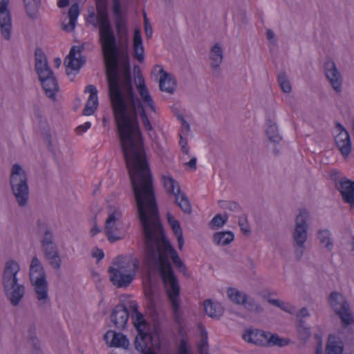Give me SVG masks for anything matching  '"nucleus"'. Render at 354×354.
Segmentation results:
<instances>
[{"instance_id": "0e129e2a", "label": "nucleus", "mask_w": 354, "mask_h": 354, "mask_svg": "<svg viewBox=\"0 0 354 354\" xmlns=\"http://www.w3.org/2000/svg\"><path fill=\"white\" fill-rule=\"evenodd\" d=\"M31 341H32V344H35V341H37V339H35V338H33V337H31Z\"/></svg>"}, {"instance_id": "ddd939ff", "label": "nucleus", "mask_w": 354, "mask_h": 354, "mask_svg": "<svg viewBox=\"0 0 354 354\" xmlns=\"http://www.w3.org/2000/svg\"><path fill=\"white\" fill-rule=\"evenodd\" d=\"M82 50L80 46H73L66 57L64 64L66 65V73L68 75L72 71H79L85 63L86 59L81 55Z\"/></svg>"}, {"instance_id": "20e7f679", "label": "nucleus", "mask_w": 354, "mask_h": 354, "mask_svg": "<svg viewBox=\"0 0 354 354\" xmlns=\"http://www.w3.org/2000/svg\"><path fill=\"white\" fill-rule=\"evenodd\" d=\"M131 319L132 324L138 332L135 339L136 348L143 352L151 343L152 336L150 333V326L147 322L145 315L139 311L138 305L136 301H132L130 304Z\"/></svg>"}, {"instance_id": "1a4fd4ad", "label": "nucleus", "mask_w": 354, "mask_h": 354, "mask_svg": "<svg viewBox=\"0 0 354 354\" xmlns=\"http://www.w3.org/2000/svg\"><path fill=\"white\" fill-rule=\"evenodd\" d=\"M30 279L35 287L39 301L48 299L47 282L43 268L37 257L32 259L30 268Z\"/></svg>"}, {"instance_id": "9d476101", "label": "nucleus", "mask_w": 354, "mask_h": 354, "mask_svg": "<svg viewBox=\"0 0 354 354\" xmlns=\"http://www.w3.org/2000/svg\"><path fill=\"white\" fill-rule=\"evenodd\" d=\"M328 302L335 313L338 315L344 326L354 322L353 315L350 312L349 305L342 294L333 292L330 295Z\"/></svg>"}, {"instance_id": "f8f14e48", "label": "nucleus", "mask_w": 354, "mask_h": 354, "mask_svg": "<svg viewBox=\"0 0 354 354\" xmlns=\"http://www.w3.org/2000/svg\"><path fill=\"white\" fill-rule=\"evenodd\" d=\"M308 216V212L305 209H301L295 219L296 226L293 234V238L295 245L301 250L299 252V256H301L304 250V245L306 240V221Z\"/></svg>"}, {"instance_id": "8fccbe9b", "label": "nucleus", "mask_w": 354, "mask_h": 354, "mask_svg": "<svg viewBox=\"0 0 354 354\" xmlns=\"http://www.w3.org/2000/svg\"><path fill=\"white\" fill-rule=\"evenodd\" d=\"M315 338L318 342V344L316 347L315 354H322L323 353V346H322V336L319 334H316L315 335Z\"/></svg>"}, {"instance_id": "2eb2a0df", "label": "nucleus", "mask_w": 354, "mask_h": 354, "mask_svg": "<svg viewBox=\"0 0 354 354\" xmlns=\"http://www.w3.org/2000/svg\"><path fill=\"white\" fill-rule=\"evenodd\" d=\"M136 68H138V72L135 77V83L136 84L138 93L141 96L145 105L147 106V111L156 112L154 102L146 86L145 79L141 72L140 71L139 67H135L134 70L136 71Z\"/></svg>"}, {"instance_id": "bb28decb", "label": "nucleus", "mask_w": 354, "mask_h": 354, "mask_svg": "<svg viewBox=\"0 0 354 354\" xmlns=\"http://www.w3.org/2000/svg\"><path fill=\"white\" fill-rule=\"evenodd\" d=\"M167 220L177 239L178 248L180 250H181L184 245V239L183 229L180 225V223L170 213H167Z\"/></svg>"}, {"instance_id": "f3484780", "label": "nucleus", "mask_w": 354, "mask_h": 354, "mask_svg": "<svg viewBox=\"0 0 354 354\" xmlns=\"http://www.w3.org/2000/svg\"><path fill=\"white\" fill-rule=\"evenodd\" d=\"M337 131L339 132L335 136V142L341 153L345 158L348 157L351 151V142L348 132L339 122L335 125Z\"/></svg>"}, {"instance_id": "f03ea898", "label": "nucleus", "mask_w": 354, "mask_h": 354, "mask_svg": "<svg viewBox=\"0 0 354 354\" xmlns=\"http://www.w3.org/2000/svg\"><path fill=\"white\" fill-rule=\"evenodd\" d=\"M86 22L99 30L106 68L109 98L119 138L140 132L136 113H128L127 104L118 84L119 48L108 12L107 0H96V13L91 12Z\"/></svg>"}, {"instance_id": "c9c22d12", "label": "nucleus", "mask_w": 354, "mask_h": 354, "mask_svg": "<svg viewBox=\"0 0 354 354\" xmlns=\"http://www.w3.org/2000/svg\"><path fill=\"white\" fill-rule=\"evenodd\" d=\"M201 339L198 343V351L199 354H209L208 337L207 331L201 328Z\"/></svg>"}, {"instance_id": "c03bdc74", "label": "nucleus", "mask_w": 354, "mask_h": 354, "mask_svg": "<svg viewBox=\"0 0 354 354\" xmlns=\"http://www.w3.org/2000/svg\"><path fill=\"white\" fill-rule=\"evenodd\" d=\"M144 23H145V32L147 38H151L153 35V30L151 25L147 17L145 12L143 13Z\"/></svg>"}, {"instance_id": "79ce46f5", "label": "nucleus", "mask_w": 354, "mask_h": 354, "mask_svg": "<svg viewBox=\"0 0 354 354\" xmlns=\"http://www.w3.org/2000/svg\"><path fill=\"white\" fill-rule=\"evenodd\" d=\"M178 354H192L190 347L188 345V340L187 338L183 337L180 339L178 348Z\"/></svg>"}, {"instance_id": "de8ad7c7", "label": "nucleus", "mask_w": 354, "mask_h": 354, "mask_svg": "<svg viewBox=\"0 0 354 354\" xmlns=\"http://www.w3.org/2000/svg\"><path fill=\"white\" fill-rule=\"evenodd\" d=\"M115 26H116L117 32L118 33L127 34V23L124 20L118 19L115 23Z\"/></svg>"}, {"instance_id": "338daca9", "label": "nucleus", "mask_w": 354, "mask_h": 354, "mask_svg": "<svg viewBox=\"0 0 354 354\" xmlns=\"http://www.w3.org/2000/svg\"><path fill=\"white\" fill-rule=\"evenodd\" d=\"M352 245H353V250H354V237L353 238Z\"/></svg>"}, {"instance_id": "052dcab7", "label": "nucleus", "mask_w": 354, "mask_h": 354, "mask_svg": "<svg viewBox=\"0 0 354 354\" xmlns=\"http://www.w3.org/2000/svg\"><path fill=\"white\" fill-rule=\"evenodd\" d=\"M267 38L269 41H272L274 39V32L272 30H267Z\"/></svg>"}, {"instance_id": "13d9d810", "label": "nucleus", "mask_w": 354, "mask_h": 354, "mask_svg": "<svg viewBox=\"0 0 354 354\" xmlns=\"http://www.w3.org/2000/svg\"><path fill=\"white\" fill-rule=\"evenodd\" d=\"M187 165L192 169H195L196 167V158H192L191 160L187 163Z\"/></svg>"}, {"instance_id": "864d4df0", "label": "nucleus", "mask_w": 354, "mask_h": 354, "mask_svg": "<svg viewBox=\"0 0 354 354\" xmlns=\"http://www.w3.org/2000/svg\"><path fill=\"white\" fill-rule=\"evenodd\" d=\"M308 316H309V313L306 308H302L297 314V317L299 319V320H302V318Z\"/></svg>"}, {"instance_id": "a19ab883", "label": "nucleus", "mask_w": 354, "mask_h": 354, "mask_svg": "<svg viewBox=\"0 0 354 354\" xmlns=\"http://www.w3.org/2000/svg\"><path fill=\"white\" fill-rule=\"evenodd\" d=\"M227 221L226 215L216 214L209 222V226L212 229H216L222 227Z\"/></svg>"}, {"instance_id": "f704fd0d", "label": "nucleus", "mask_w": 354, "mask_h": 354, "mask_svg": "<svg viewBox=\"0 0 354 354\" xmlns=\"http://www.w3.org/2000/svg\"><path fill=\"white\" fill-rule=\"evenodd\" d=\"M27 15L30 18H35L37 12L39 0H24Z\"/></svg>"}, {"instance_id": "bf43d9fd", "label": "nucleus", "mask_w": 354, "mask_h": 354, "mask_svg": "<svg viewBox=\"0 0 354 354\" xmlns=\"http://www.w3.org/2000/svg\"><path fill=\"white\" fill-rule=\"evenodd\" d=\"M100 230L99 229V227H97V226L95 225L94 227H93L91 230V234L92 236H95L97 234H98L100 232Z\"/></svg>"}, {"instance_id": "393cba45", "label": "nucleus", "mask_w": 354, "mask_h": 354, "mask_svg": "<svg viewBox=\"0 0 354 354\" xmlns=\"http://www.w3.org/2000/svg\"><path fill=\"white\" fill-rule=\"evenodd\" d=\"M339 190L344 201L354 207V181L350 180H342L339 183Z\"/></svg>"}, {"instance_id": "dca6fc26", "label": "nucleus", "mask_w": 354, "mask_h": 354, "mask_svg": "<svg viewBox=\"0 0 354 354\" xmlns=\"http://www.w3.org/2000/svg\"><path fill=\"white\" fill-rule=\"evenodd\" d=\"M227 295L234 303L242 304L249 310L258 311L260 306L257 304L254 299H248L246 294L234 288H229L227 290Z\"/></svg>"}, {"instance_id": "4d7b16f0", "label": "nucleus", "mask_w": 354, "mask_h": 354, "mask_svg": "<svg viewBox=\"0 0 354 354\" xmlns=\"http://www.w3.org/2000/svg\"><path fill=\"white\" fill-rule=\"evenodd\" d=\"M69 0H59L57 2V6L59 8H65L69 5Z\"/></svg>"}, {"instance_id": "7c9ffc66", "label": "nucleus", "mask_w": 354, "mask_h": 354, "mask_svg": "<svg viewBox=\"0 0 354 354\" xmlns=\"http://www.w3.org/2000/svg\"><path fill=\"white\" fill-rule=\"evenodd\" d=\"M266 125L267 129L266 132L268 139L276 143L281 140V136L278 132V128L274 121L271 119H268L266 120Z\"/></svg>"}, {"instance_id": "4c0bfd02", "label": "nucleus", "mask_w": 354, "mask_h": 354, "mask_svg": "<svg viewBox=\"0 0 354 354\" xmlns=\"http://www.w3.org/2000/svg\"><path fill=\"white\" fill-rule=\"evenodd\" d=\"M318 237L320 242L324 244L328 250H331L333 243L330 239V232L327 230H319L318 233Z\"/></svg>"}, {"instance_id": "0eeeda50", "label": "nucleus", "mask_w": 354, "mask_h": 354, "mask_svg": "<svg viewBox=\"0 0 354 354\" xmlns=\"http://www.w3.org/2000/svg\"><path fill=\"white\" fill-rule=\"evenodd\" d=\"M10 185L19 205L20 206L25 205L28 198L27 178L25 171L18 164L12 166Z\"/></svg>"}, {"instance_id": "49530a36", "label": "nucleus", "mask_w": 354, "mask_h": 354, "mask_svg": "<svg viewBox=\"0 0 354 354\" xmlns=\"http://www.w3.org/2000/svg\"><path fill=\"white\" fill-rule=\"evenodd\" d=\"M178 118L181 122V129L180 133H182L185 136H187L188 133L190 131L189 124L183 118L182 115H178Z\"/></svg>"}, {"instance_id": "5701e85b", "label": "nucleus", "mask_w": 354, "mask_h": 354, "mask_svg": "<svg viewBox=\"0 0 354 354\" xmlns=\"http://www.w3.org/2000/svg\"><path fill=\"white\" fill-rule=\"evenodd\" d=\"M104 339L110 347L127 348L129 345V339L126 335L113 330L107 331L104 336Z\"/></svg>"}, {"instance_id": "a18cd8bd", "label": "nucleus", "mask_w": 354, "mask_h": 354, "mask_svg": "<svg viewBox=\"0 0 354 354\" xmlns=\"http://www.w3.org/2000/svg\"><path fill=\"white\" fill-rule=\"evenodd\" d=\"M187 136L183 135L182 133H179V145L181 148V151L184 154L189 153V147H187V141L186 138Z\"/></svg>"}, {"instance_id": "9b49d317", "label": "nucleus", "mask_w": 354, "mask_h": 354, "mask_svg": "<svg viewBox=\"0 0 354 354\" xmlns=\"http://www.w3.org/2000/svg\"><path fill=\"white\" fill-rule=\"evenodd\" d=\"M164 187L169 194L175 196V202L185 214H190L192 206L188 198L180 191L178 183L171 176H163Z\"/></svg>"}, {"instance_id": "37998d69", "label": "nucleus", "mask_w": 354, "mask_h": 354, "mask_svg": "<svg viewBox=\"0 0 354 354\" xmlns=\"http://www.w3.org/2000/svg\"><path fill=\"white\" fill-rule=\"evenodd\" d=\"M124 75L125 79V83L129 88V91L132 92L131 87V69L130 64L128 60H127L124 63Z\"/></svg>"}, {"instance_id": "b1692460", "label": "nucleus", "mask_w": 354, "mask_h": 354, "mask_svg": "<svg viewBox=\"0 0 354 354\" xmlns=\"http://www.w3.org/2000/svg\"><path fill=\"white\" fill-rule=\"evenodd\" d=\"M155 70H158L160 74L159 80V86L161 91L169 93H173L176 87V81L171 75L166 71L160 66H156Z\"/></svg>"}, {"instance_id": "680f3d73", "label": "nucleus", "mask_w": 354, "mask_h": 354, "mask_svg": "<svg viewBox=\"0 0 354 354\" xmlns=\"http://www.w3.org/2000/svg\"><path fill=\"white\" fill-rule=\"evenodd\" d=\"M54 64L56 67H59L62 64V59L59 57H57L54 59Z\"/></svg>"}, {"instance_id": "6e6d98bb", "label": "nucleus", "mask_w": 354, "mask_h": 354, "mask_svg": "<svg viewBox=\"0 0 354 354\" xmlns=\"http://www.w3.org/2000/svg\"><path fill=\"white\" fill-rule=\"evenodd\" d=\"M239 225L241 226V230L245 233L247 234L250 232L249 227L247 225H244L243 223V220L240 218L239 220Z\"/></svg>"}, {"instance_id": "aec40b11", "label": "nucleus", "mask_w": 354, "mask_h": 354, "mask_svg": "<svg viewBox=\"0 0 354 354\" xmlns=\"http://www.w3.org/2000/svg\"><path fill=\"white\" fill-rule=\"evenodd\" d=\"M122 214L120 210L115 209L111 213L105 223L104 231L109 241L114 242L120 239V237L116 234V222L120 218Z\"/></svg>"}, {"instance_id": "7ed1b4c3", "label": "nucleus", "mask_w": 354, "mask_h": 354, "mask_svg": "<svg viewBox=\"0 0 354 354\" xmlns=\"http://www.w3.org/2000/svg\"><path fill=\"white\" fill-rule=\"evenodd\" d=\"M35 70L43 89L46 96L55 100L59 87L57 82L53 75V72L48 66L46 55L41 48H37L35 50Z\"/></svg>"}, {"instance_id": "e433bc0d", "label": "nucleus", "mask_w": 354, "mask_h": 354, "mask_svg": "<svg viewBox=\"0 0 354 354\" xmlns=\"http://www.w3.org/2000/svg\"><path fill=\"white\" fill-rule=\"evenodd\" d=\"M268 302L290 314L295 313V308L289 303L283 302L279 299H268Z\"/></svg>"}, {"instance_id": "473e14b6", "label": "nucleus", "mask_w": 354, "mask_h": 354, "mask_svg": "<svg viewBox=\"0 0 354 354\" xmlns=\"http://www.w3.org/2000/svg\"><path fill=\"white\" fill-rule=\"evenodd\" d=\"M210 59L212 68H218L223 60V51L221 47L218 44H215L211 49Z\"/></svg>"}, {"instance_id": "f257e3e1", "label": "nucleus", "mask_w": 354, "mask_h": 354, "mask_svg": "<svg viewBox=\"0 0 354 354\" xmlns=\"http://www.w3.org/2000/svg\"><path fill=\"white\" fill-rule=\"evenodd\" d=\"M121 148L129 171L137 202L138 216L143 227L147 250L151 254L158 252L159 272L169 299L177 324L181 323L180 286L175 276L170 257L178 268L184 264L171 243L163 236L159 212L153 189L152 175L146 158L141 132L120 138Z\"/></svg>"}, {"instance_id": "603ef678", "label": "nucleus", "mask_w": 354, "mask_h": 354, "mask_svg": "<svg viewBox=\"0 0 354 354\" xmlns=\"http://www.w3.org/2000/svg\"><path fill=\"white\" fill-rule=\"evenodd\" d=\"M92 256L96 258L97 261H100L104 258V254L102 250L99 248H95L92 251Z\"/></svg>"}, {"instance_id": "cd10ccee", "label": "nucleus", "mask_w": 354, "mask_h": 354, "mask_svg": "<svg viewBox=\"0 0 354 354\" xmlns=\"http://www.w3.org/2000/svg\"><path fill=\"white\" fill-rule=\"evenodd\" d=\"M203 306L206 314L211 317H219L223 315V308L218 302H213L211 299H206L203 302Z\"/></svg>"}, {"instance_id": "6e6552de", "label": "nucleus", "mask_w": 354, "mask_h": 354, "mask_svg": "<svg viewBox=\"0 0 354 354\" xmlns=\"http://www.w3.org/2000/svg\"><path fill=\"white\" fill-rule=\"evenodd\" d=\"M244 341L255 345L284 346L290 343L289 339L279 338L276 334H270L260 330H246L242 335Z\"/></svg>"}, {"instance_id": "c85d7f7f", "label": "nucleus", "mask_w": 354, "mask_h": 354, "mask_svg": "<svg viewBox=\"0 0 354 354\" xmlns=\"http://www.w3.org/2000/svg\"><path fill=\"white\" fill-rule=\"evenodd\" d=\"M79 15L80 10L78 5L77 3L72 5L68 10L69 22L67 24H63V30L67 32H73L75 28Z\"/></svg>"}, {"instance_id": "69168bd1", "label": "nucleus", "mask_w": 354, "mask_h": 354, "mask_svg": "<svg viewBox=\"0 0 354 354\" xmlns=\"http://www.w3.org/2000/svg\"><path fill=\"white\" fill-rule=\"evenodd\" d=\"M42 225H44V223H41V222L39 221L38 225L41 228Z\"/></svg>"}, {"instance_id": "4be33fe9", "label": "nucleus", "mask_w": 354, "mask_h": 354, "mask_svg": "<svg viewBox=\"0 0 354 354\" xmlns=\"http://www.w3.org/2000/svg\"><path fill=\"white\" fill-rule=\"evenodd\" d=\"M85 93H88L89 96L83 109V115H93L98 107L99 101L97 96V89L94 85H88L84 89Z\"/></svg>"}, {"instance_id": "2f4dec72", "label": "nucleus", "mask_w": 354, "mask_h": 354, "mask_svg": "<svg viewBox=\"0 0 354 354\" xmlns=\"http://www.w3.org/2000/svg\"><path fill=\"white\" fill-rule=\"evenodd\" d=\"M234 234L231 232H218L214 234V242L218 245H225L234 240Z\"/></svg>"}, {"instance_id": "72a5a7b5", "label": "nucleus", "mask_w": 354, "mask_h": 354, "mask_svg": "<svg viewBox=\"0 0 354 354\" xmlns=\"http://www.w3.org/2000/svg\"><path fill=\"white\" fill-rule=\"evenodd\" d=\"M135 105L137 106V110L140 114V116L141 118V120L143 124L144 128L149 131H151L153 127L152 125L147 117L145 109L144 107V105L140 100L138 99L135 102Z\"/></svg>"}, {"instance_id": "a878e982", "label": "nucleus", "mask_w": 354, "mask_h": 354, "mask_svg": "<svg viewBox=\"0 0 354 354\" xmlns=\"http://www.w3.org/2000/svg\"><path fill=\"white\" fill-rule=\"evenodd\" d=\"M133 48L134 52V57L136 59L142 62L145 59V49L141 35V32L139 28H136L133 33Z\"/></svg>"}, {"instance_id": "4468645a", "label": "nucleus", "mask_w": 354, "mask_h": 354, "mask_svg": "<svg viewBox=\"0 0 354 354\" xmlns=\"http://www.w3.org/2000/svg\"><path fill=\"white\" fill-rule=\"evenodd\" d=\"M52 234L49 231L46 230L44 238L42 240V248L50 265L54 268L57 269L60 266L61 260L58 255L55 245L52 241Z\"/></svg>"}, {"instance_id": "5fc2aeb1", "label": "nucleus", "mask_w": 354, "mask_h": 354, "mask_svg": "<svg viewBox=\"0 0 354 354\" xmlns=\"http://www.w3.org/2000/svg\"><path fill=\"white\" fill-rule=\"evenodd\" d=\"M227 207L234 211H238L240 209L239 205L236 202H227Z\"/></svg>"}, {"instance_id": "58836bf2", "label": "nucleus", "mask_w": 354, "mask_h": 354, "mask_svg": "<svg viewBox=\"0 0 354 354\" xmlns=\"http://www.w3.org/2000/svg\"><path fill=\"white\" fill-rule=\"evenodd\" d=\"M298 335L299 339L306 341L310 336V328L304 326V322L302 320H299L297 326Z\"/></svg>"}, {"instance_id": "e2e57ef3", "label": "nucleus", "mask_w": 354, "mask_h": 354, "mask_svg": "<svg viewBox=\"0 0 354 354\" xmlns=\"http://www.w3.org/2000/svg\"><path fill=\"white\" fill-rule=\"evenodd\" d=\"M150 345H151V344H149V348H147L145 351H143V352H142V353H143V354H156L155 352L151 351H149L146 352V351H147V349L150 348Z\"/></svg>"}, {"instance_id": "39448f33", "label": "nucleus", "mask_w": 354, "mask_h": 354, "mask_svg": "<svg viewBox=\"0 0 354 354\" xmlns=\"http://www.w3.org/2000/svg\"><path fill=\"white\" fill-rule=\"evenodd\" d=\"M18 263L12 260L6 263L3 276L4 290L13 306L19 304L24 294V287L17 283Z\"/></svg>"}, {"instance_id": "774afa93", "label": "nucleus", "mask_w": 354, "mask_h": 354, "mask_svg": "<svg viewBox=\"0 0 354 354\" xmlns=\"http://www.w3.org/2000/svg\"><path fill=\"white\" fill-rule=\"evenodd\" d=\"M352 127H353V131H354V120H353Z\"/></svg>"}, {"instance_id": "ea45409f", "label": "nucleus", "mask_w": 354, "mask_h": 354, "mask_svg": "<svg viewBox=\"0 0 354 354\" xmlns=\"http://www.w3.org/2000/svg\"><path fill=\"white\" fill-rule=\"evenodd\" d=\"M278 82L281 90L285 93L291 91V85L285 73H281L278 75Z\"/></svg>"}, {"instance_id": "423d86ee", "label": "nucleus", "mask_w": 354, "mask_h": 354, "mask_svg": "<svg viewBox=\"0 0 354 354\" xmlns=\"http://www.w3.org/2000/svg\"><path fill=\"white\" fill-rule=\"evenodd\" d=\"M139 268V261L131 258L118 268L109 269L110 280L118 288L127 287L133 280Z\"/></svg>"}, {"instance_id": "412c9836", "label": "nucleus", "mask_w": 354, "mask_h": 354, "mask_svg": "<svg viewBox=\"0 0 354 354\" xmlns=\"http://www.w3.org/2000/svg\"><path fill=\"white\" fill-rule=\"evenodd\" d=\"M129 317L128 309L122 305L116 306L111 315V320L119 330L126 327Z\"/></svg>"}, {"instance_id": "a211bd4d", "label": "nucleus", "mask_w": 354, "mask_h": 354, "mask_svg": "<svg viewBox=\"0 0 354 354\" xmlns=\"http://www.w3.org/2000/svg\"><path fill=\"white\" fill-rule=\"evenodd\" d=\"M9 0H0V27L1 34L6 39H9L11 35V17L8 9Z\"/></svg>"}, {"instance_id": "c756f323", "label": "nucleus", "mask_w": 354, "mask_h": 354, "mask_svg": "<svg viewBox=\"0 0 354 354\" xmlns=\"http://www.w3.org/2000/svg\"><path fill=\"white\" fill-rule=\"evenodd\" d=\"M344 348L341 342L336 341L335 335H329L326 354H343Z\"/></svg>"}, {"instance_id": "09e8293b", "label": "nucleus", "mask_w": 354, "mask_h": 354, "mask_svg": "<svg viewBox=\"0 0 354 354\" xmlns=\"http://www.w3.org/2000/svg\"><path fill=\"white\" fill-rule=\"evenodd\" d=\"M91 127V123L90 122H86L82 124L79 125L76 127L75 131L77 134H82L85 133L87 130H88Z\"/></svg>"}, {"instance_id": "3c124183", "label": "nucleus", "mask_w": 354, "mask_h": 354, "mask_svg": "<svg viewBox=\"0 0 354 354\" xmlns=\"http://www.w3.org/2000/svg\"><path fill=\"white\" fill-rule=\"evenodd\" d=\"M113 1V11L116 16L121 13V2L120 0H112Z\"/></svg>"}, {"instance_id": "6ab92c4d", "label": "nucleus", "mask_w": 354, "mask_h": 354, "mask_svg": "<svg viewBox=\"0 0 354 354\" xmlns=\"http://www.w3.org/2000/svg\"><path fill=\"white\" fill-rule=\"evenodd\" d=\"M326 76L331 86L337 92L341 91L342 81L340 73L338 72L333 61L328 59L324 64Z\"/></svg>"}]
</instances>
